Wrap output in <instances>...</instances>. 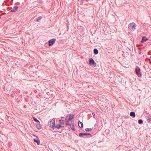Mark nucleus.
<instances>
[{"mask_svg": "<svg viewBox=\"0 0 151 151\" xmlns=\"http://www.w3.org/2000/svg\"><path fill=\"white\" fill-rule=\"evenodd\" d=\"M136 28V24L133 22L130 23L128 25V29L130 32L134 31Z\"/></svg>", "mask_w": 151, "mask_h": 151, "instance_id": "1", "label": "nucleus"}, {"mask_svg": "<svg viewBox=\"0 0 151 151\" xmlns=\"http://www.w3.org/2000/svg\"><path fill=\"white\" fill-rule=\"evenodd\" d=\"M136 73L138 77H140L141 76V74L140 73V68L138 66H136L135 69Z\"/></svg>", "mask_w": 151, "mask_h": 151, "instance_id": "2", "label": "nucleus"}, {"mask_svg": "<svg viewBox=\"0 0 151 151\" xmlns=\"http://www.w3.org/2000/svg\"><path fill=\"white\" fill-rule=\"evenodd\" d=\"M88 61L89 64L90 65H92L94 67L96 66V63L92 58H90L89 59Z\"/></svg>", "mask_w": 151, "mask_h": 151, "instance_id": "3", "label": "nucleus"}, {"mask_svg": "<svg viewBox=\"0 0 151 151\" xmlns=\"http://www.w3.org/2000/svg\"><path fill=\"white\" fill-rule=\"evenodd\" d=\"M50 124L51 127L53 129L55 127V119H53L50 122Z\"/></svg>", "mask_w": 151, "mask_h": 151, "instance_id": "4", "label": "nucleus"}, {"mask_svg": "<svg viewBox=\"0 0 151 151\" xmlns=\"http://www.w3.org/2000/svg\"><path fill=\"white\" fill-rule=\"evenodd\" d=\"M73 118V116L72 114H70L66 116L65 120L66 122H68L69 121L72 120Z\"/></svg>", "mask_w": 151, "mask_h": 151, "instance_id": "5", "label": "nucleus"}, {"mask_svg": "<svg viewBox=\"0 0 151 151\" xmlns=\"http://www.w3.org/2000/svg\"><path fill=\"white\" fill-rule=\"evenodd\" d=\"M146 118L147 119V121L149 123H151V115L148 114L146 116Z\"/></svg>", "mask_w": 151, "mask_h": 151, "instance_id": "6", "label": "nucleus"}, {"mask_svg": "<svg viewBox=\"0 0 151 151\" xmlns=\"http://www.w3.org/2000/svg\"><path fill=\"white\" fill-rule=\"evenodd\" d=\"M55 39L53 38L49 41V46H50L54 43L55 41Z\"/></svg>", "mask_w": 151, "mask_h": 151, "instance_id": "7", "label": "nucleus"}, {"mask_svg": "<svg viewBox=\"0 0 151 151\" xmlns=\"http://www.w3.org/2000/svg\"><path fill=\"white\" fill-rule=\"evenodd\" d=\"M88 135H89L91 136V135L89 133H80L79 134V135L80 137H83V135H86V136H87Z\"/></svg>", "mask_w": 151, "mask_h": 151, "instance_id": "8", "label": "nucleus"}, {"mask_svg": "<svg viewBox=\"0 0 151 151\" xmlns=\"http://www.w3.org/2000/svg\"><path fill=\"white\" fill-rule=\"evenodd\" d=\"M148 40V39L145 36L143 37H142V39L141 41V42L143 43L146 42L147 40Z\"/></svg>", "mask_w": 151, "mask_h": 151, "instance_id": "9", "label": "nucleus"}, {"mask_svg": "<svg viewBox=\"0 0 151 151\" xmlns=\"http://www.w3.org/2000/svg\"><path fill=\"white\" fill-rule=\"evenodd\" d=\"M18 7L17 6H14L13 7V9L10 12H16L18 10Z\"/></svg>", "mask_w": 151, "mask_h": 151, "instance_id": "10", "label": "nucleus"}, {"mask_svg": "<svg viewBox=\"0 0 151 151\" xmlns=\"http://www.w3.org/2000/svg\"><path fill=\"white\" fill-rule=\"evenodd\" d=\"M34 141L37 143V144L39 145L40 143V141L39 139L37 138L36 139H34Z\"/></svg>", "mask_w": 151, "mask_h": 151, "instance_id": "11", "label": "nucleus"}, {"mask_svg": "<svg viewBox=\"0 0 151 151\" xmlns=\"http://www.w3.org/2000/svg\"><path fill=\"white\" fill-rule=\"evenodd\" d=\"M61 124H57L55 126V128H57V129H60V127H63L64 126H63L61 125Z\"/></svg>", "mask_w": 151, "mask_h": 151, "instance_id": "12", "label": "nucleus"}, {"mask_svg": "<svg viewBox=\"0 0 151 151\" xmlns=\"http://www.w3.org/2000/svg\"><path fill=\"white\" fill-rule=\"evenodd\" d=\"M78 126L80 128H83V124L82 122H81L80 121H79L78 122Z\"/></svg>", "mask_w": 151, "mask_h": 151, "instance_id": "13", "label": "nucleus"}, {"mask_svg": "<svg viewBox=\"0 0 151 151\" xmlns=\"http://www.w3.org/2000/svg\"><path fill=\"white\" fill-rule=\"evenodd\" d=\"M36 126L37 128L38 129H40L42 128V126L39 123L36 124Z\"/></svg>", "mask_w": 151, "mask_h": 151, "instance_id": "14", "label": "nucleus"}, {"mask_svg": "<svg viewBox=\"0 0 151 151\" xmlns=\"http://www.w3.org/2000/svg\"><path fill=\"white\" fill-rule=\"evenodd\" d=\"M64 120V117H61V118L60 119V124H64V122H63Z\"/></svg>", "mask_w": 151, "mask_h": 151, "instance_id": "15", "label": "nucleus"}, {"mask_svg": "<svg viewBox=\"0 0 151 151\" xmlns=\"http://www.w3.org/2000/svg\"><path fill=\"white\" fill-rule=\"evenodd\" d=\"M130 115L131 116L134 117L135 116V113L134 112L132 111L130 113Z\"/></svg>", "mask_w": 151, "mask_h": 151, "instance_id": "16", "label": "nucleus"}, {"mask_svg": "<svg viewBox=\"0 0 151 151\" xmlns=\"http://www.w3.org/2000/svg\"><path fill=\"white\" fill-rule=\"evenodd\" d=\"M75 127H74V123H72L71 125H70V128L71 129L74 131L75 130Z\"/></svg>", "mask_w": 151, "mask_h": 151, "instance_id": "17", "label": "nucleus"}, {"mask_svg": "<svg viewBox=\"0 0 151 151\" xmlns=\"http://www.w3.org/2000/svg\"><path fill=\"white\" fill-rule=\"evenodd\" d=\"M93 52L95 54H97L98 53V50L96 49H94L93 50Z\"/></svg>", "mask_w": 151, "mask_h": 151, "instance_id": "18", "label": "nucleus"}, {"mask_svg": "<svg viewBox=\"0 0 151 151\" xmlns=\"http://www.w3.org/2000/svg\"><path fill=\"white\" fill-rule=\"evenodd\" d=\"M33 119L35 121V122H36L37 123H40V122L38 120L37 118H36L35 117H33Z\"/></svg>", "mask_w": 151, "mask_h": 151, "instance_id": "19", "label": "nucleus"}, {"mask_svg": "<svg viewBox=\"0 0 151 151\" xmlns=\"http://www.w3.org/2000/svg\"><path fill=\"white\" fill-rule=\"evenodd\" d=\"M42 18V17L41 16L38 17V18L37 19L36 21L37 22H39L40 21L41 19Z\"/></svg>", "mask_w": 151, "mask_h": 151, "instance_id": "20", "label": "nucleus"}, {"mask_svg": "<svg viewBox=\"0 0 151 151\" xmlns=\"http://www.w3.org/2000/svg\"><path fill=\"white\" fill-rule=\"evenodd\" d=\"M138 122L139 124H141L143 123V122L142 119H140L138 120Z\"/></svg>", "mask_w": 151, "mask_h": 151, "instance_id": "21", "label": "nucleus"}, {"mask_svg": "<svg viewBox=\"0 0 151 151\" xmlns=\"http://www.w3.org/2000/svg\"><path fill=\"white\" fill-rule=\"evenodd\" d=\"M91 130H92V129H91V128H86V129H85V130H86V131H88V132L90 131H91Z\"/></svg>", "mask_w": 151, "mask_h": 151, "instance_id": "22", "label": "nucleus"}, {"mask_svg": "<svg viewBox=\"0 0 151 151\" xmlns=\"http://www.w3.org/2000/svg\"><path fill=\"white\" fill-rule=\"evenodd\" d=\"M72 123H70L69 122H66L65 124V125H71Z\"/></svg>", "mask_w": 151, "mask_h": 151, "instance_id": "23", "label": "nucleus"}, {"mask_svg": "<svg viewBox=\"0 0 151 151\" xmlns=\"http://www.w3.org/2000/svg\"><path fill=\"white\" fill-rule=\"evenodd\" d=\"M83 137H83L84 138H86L87 137V136H86V135H83Z\"/></svg>", "mask_w": 151, "mask_h": 151, "instance_id": "24", "label": "nucleus"}, {"mask_svg": "<svg viewBox=\"0 0 151 151\" xmlns=\"http://www.w3.org/2000/svg\"><path fill=\"white\" fill-rule=\"evenodd\" d=\"M139 54H141V50L139 51Z\"/></svg>", "mask_w": 151, "mask_h": 151, "instance_id": "25", "label": "nucleus"}, {"mask_svg": "<svg viewBox=\"0 0 151 151\" xmlns=\"http://www.w3.org/2000/svg\"><path fill=\"white\" fill-rule=\"evenodd\" d=\"M92 115H93V116H94L95 115V114H94V113H92Z\"/></svg>", "mask_w": 151, "mask_h": 151, "instance_id": "26", "label": "nucleus"}, {"mask_svg": "<svg viewBox=\"0 0 151 151\" xmlns=\"http://www.w3.org/2000/svg\"><path fill=\"white\" fill-rule=\"evenodd\" d=\"M149 60H150V62H151V61L150 60V59H149Z\"/></svg>", "mask_w": 151, "mask_h": 151, "instance_id": "27", "label": "nucleus"}]
</instances>
